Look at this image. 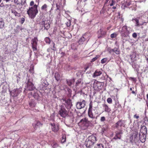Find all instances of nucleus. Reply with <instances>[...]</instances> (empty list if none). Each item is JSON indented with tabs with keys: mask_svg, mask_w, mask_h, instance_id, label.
<instances>
[{
	"mask_svg": "<svg viewBox=\"0 0 148 148\" xmlns=\"http://www.w3.org/2000/svg\"><path fill=\"white\" fill-rule=\"evenodd\" d=\"M108 58H104L102 59L101 60V62L102 64H104L108 62Z\"/></svg>",
	"mask_w": 148,
	"mask_h": 148,
	"instance_id": "nucleus-35",
	"label": "nucleus"
},
{
	"mask_svg": "<svg viewBox=\"0 0 148 148\" xmlns=\"http://www.w3.org/2000/svg\"><path fill=\"white\" fill-rule=\"evenodd\" d=\"M132 21L136 24V26H139L140 25V24L139 23L138 18H133Z\"/></svg>",
	"mask_w": 148,
	"mask_h": 148,
	"instance_id": "nucleus-22",
	"label": "nucleus"
},
{
	"mask_svg": "<svg viewBox=\"0 0 148 148\" xmlns=\"http://www.w3.org/2000/svg\"><path fill=\"white\" fill-rule=\"evenodd\" d=\"M115 2L113 0H112L111 3L110 4V6H112L113 5L114 3H115Z\"/></svg>",
	"mask_w": 148,
	"mask_h": 148,
	"instance_id": "nucleus-52",
	"label": "nucleus"
},
{
	"mask_svg": "<svg viewBox=\"0 0 148 148\" xmlns=\"http://www.w3.org/2000/svg\"><path fill=\"white\" fill-rule=\"evenodd\" d=\"M39 24L40 27L42 30H48L50 27V23L48 20H45L41 21L40 22Z\"/></svg>",
	"mask_w": 148,
	"mask_h": 148,
	"instance_id": "nucleus-4",
	"label": "nucleus"
},
{
	"mask_svg": "<svg viewBox=\"0 0 148 148\" xmlns=\"http://www.w3.org/2000/svg\"><path fill=\"white\" fill-rule=\"evenodd\" d=\"M56 6L57 8V10H59L60 8V6L59 5L58 3H56Z\"/></svg>",
	"mask_w": 148,
	"mask_h": 148,
	"instance_id": "nucleus-54",
	"label": "nucleus"
},
{
	"mask_svg": "<svg viewBox=\"0 0 148 148\" xmlns=\"http://www.w3.org/2000/svg\"><path fill=\"white\" fill-rule=\"evenodd\" d=\"M103 71L102 69L96 70L95 71L93 75V77H97L100 76L101 74H102Z\"/></svg>",
	"mask_w": 148,
	"mask_h": 148,
	"instance_id": "nucleus-14",
	"label": "nucleus"
},
{
	"mask_svg": "<svg viewBox=\"0 0 148 148\" xmlns=\"http://www.w3.org/2000/svg\"><path fill=\"white\" fill-rule=\"evenodd\" d=\"M55 43L54 42H52V45L53 46L51 47L52 50L54 51H55L56 50V48L55 47Z\"/></svg>",
	"mask_w": 148,
	"mask_h": 148,
	"instance_id": "nucleus-40",
	"label": "nucleus"
},
{
	"mask_svg": "<svg viewBox=\"0 0 148 148\" xmlns=\"http://www.w3.org/2000/svg\"><path fill=\"white\" fill-rule=\"evenodd\" d=\"M29 105L30 107H32L35 106V105L32 102H30L29 103Z\"/></svg>",
	"mask_w": 148,
	"mask_h": 148,
	"instance_id": "nucleus-50",
	"label": "nucleus"
},
{
	"mask_svg": "<svg viewBox=\"0 0 148 148\" xmlns=\"http://www.w3.org/2000/svg\"><path fill=\"white\" fill-rule=\"evenodd\" d=\"M81 79H79L77 80L76 83V84L75 86H77L78 85H79V84L81 83Z\"/></svg>",
	"mask_w": 148,
	"mask_h": 148,
	"instance_id": "nucleus-42",
	"label": "nucleus"
},
{
	"mask_svg": "<svg viewBox=\"0 0 148 148\" xmlns=\"http://www.w3.org/2000/svg\"><path fill=\"white\" fill-rule=\"evenodd\" d=\"M112 51L114 52L116 54H119L120 53V51L117 48H114L112 49Z\"/></svg>",
	"mask_w": 148,
	"mask_h": 148,
	"instance_id": "nucleus-29",
	"label": "nucleus"
},
{
	"mask_svg": "<svg viewBox=\"0 0 148 148\" xmlns=\"http://www.w3.org/2000/svg\"><path fill=\"white\" fill-rule=\"evenodd\" d=\"M134 117L138 119L139 118V116L138 115H137L136 114H135L134 115Z\"/></svg>",
	"mask_w": 148,
	"mask_h": 148,
	"instance_id": "nucleus-55",
	"label": "nucleus"
},
{
	"mask_svg": "<svg viewBox=\"0 0 148 148\" xmlns=\"http://www.w3.org/2000/svg\"><path fill=\"white\" fill-rule=\"evenodd\" d=\"M130 141L132 143L135 141V139L134 138L133 136L132 135H131L130 138Z\"/></svg>",
	"mask_w": 148,
	"mask_h": 148,
	"instance_id": "nucleus-33",
	"label": "nucleus"
},
{
	"mask_svg": "<svg viewBox=\"0 0 148 148\" xmlns=\"http://www.w3.org/2000/svg\"><path fill=\"white\" fill-rule=\"evenodd\" d=\"M11 12L12 13L14 14L15 16L19 17L20 16V14L14 10H12Z\"/></svg>",
	"mask_w": 148,
	"mask_h": 148,
	"instance_id": "nucleus-28",
	"label": "nucleus"
},
{
	"mask_svg": "<svg viewBox=\"0 0 148 148\" xmlns=\"http://www.w3.org/2000/svg\"><path fill=\"white\" fill-rule=\"evenodd\" d=\"M148 72V67L147 66L144 68L143 71H142L141 73H143L145 74H147Z\"/></svg>",
	"mask_w": 148,
	"mask_h": 148,
	"instance_id": "nucleus-32",
	"label": "nucleus"
},
{
	"mask_svg": "<svg viewBox=\"0 0 148 148\" xmlns=\"http://www.w3.org/2000/svg\"><path fill=\"white\" fill-rule=\"evenodd\" d=\"M108 103L109 104H111L112 103V100L110 98H108L107 100Z\"/></svg>",
	"mask_w": 148,
	"mask_h": 148,
	"instance_id": "nucleus-41",
	"label": "nucleus"
},
{
	"mask_svg": "<svg viewBox=\"0 0 148 148\" xmlns=\"http://www.w3.org/2000/svg\"><path fill=\"white\" fill-rule=\"evenodd\" d=\"M85 38L83 36H82L79 39L78 41V43L79 44H83V42L85 41Z\"/></svg>",
	"mask_w": 148,
	"mask_h": 148,
	"instance_id": "nucleus-26",
	"label": "nucleus"
},
{
	"mask_svg": "<svg viewBox=\"0 0 148 148\" xmlns=\"http://www.w3.org/2000/svg\"><path fill=\"white\" fill-rule=\"evenodd\" d=\"M25 21V19L24 18H21V23L22 24H23L24 23Z\"/></svg>",
	"mask_w": 148,
	"mask_h": 148,
	"instance_id": "nucleus-53",
	"label": "nucleus"
},
{
	"mask_svg": "<svg viewBox=\"0 0 148 148\" xmlns=\"http://www.w3.org/2000/svg\"><path fill=\"white\" fill-rule=\"evenodd\" d=\"M38 40L37 38L34 37L31 40V45L32 47L33 51H36L37 50V46Z\"/></svg>",
	"mask_w": 148,
	"mask_h": 148,
	"instance_id": "nucleus-7",
	"label": "nucleus"
},
{
	"mask_svg": "<svg viewBox=\"0 0 148 148\" xmlns=\"http://www.w3.org/2000/svg\"><path fill=\"white\" fill-rule=\"evenodd\" d=\"M53 148H56L58 146V145L55 141H53L51 144Z\"/></svg>",
	"mask_w": 148,
	"mask_h": 148,
	"instance_id": "nucleus-34",
	"label": "nucleus"
},
{
	"mask_svg": "<svg viewBox=\"0 0 148 148\" xmlns=\"http://www.w3.org/2000/svg\"><path fill=\"white\" fill-rule=\"evenodd\" d=\"M103 110L104 111L108 113H110L111 111V108L106 103H104L102 104Z\"/></svg>",
	"mask_w": 148,
	"mask_h": 148,
	"instance_id": "nucleus-15",
	"label": "nucleus"
},
{
	"mask_svg": "<svg viewBox=\"0 0 148 148\" xmlns=\"http://www.w3.org/2000/svg\"><path fill=\"white\" fill-rule=\"evenodd\" d=\"M106 130V129L104 127H103L102 129V133H104Z\"/></svg>",
	"mask_w": 148,
	"mask_h": 148,
	"instance_id": "nucleus-57",
	"label": "nucleus"
},
{
	"mask_svg": "<svg viewBox=\"0 0 148 148\" xmlns=\"http://www.w3.org/2000/svg\"><path fill=\"white\" fill-rule=\"evenodd\" d=\"M98 33L99 34H101L100 35H99L98 36V38H100L102 37L103 36H104L106 34L105 32L102 30L101 29H100V30L98 31Z\"/></svg>",
	"mask_w": 148,
	"mask_h": 148,
	"instance_id": "nucleus-20",
	"label": "nucleus"
},
{
	"mask_svg": "<svg viewBox=\"0 0 148 148\" xmlns=\"http://www.w3.org/2000/svg\"><path fill=\"white\" fill-rule=\"evenodd\" d=\"M98 111L96 110L93 109L92 110L88 111V115L90 118L92 119H97L99 115L98 116Z\"/></svg>",
	"mask_w": 148,
	"mask_h": 148,
	"instance_id": "nucleus-6",
	"label": "nucleus"
},
{
	"mask_svg": "<svg viewBox=\"0 0 148 148\" xmlns=\"http://www.w3.org/2000/svg\"><path fill=\"white\" fill-rule=\"evenodd\" d=\"M97 88L99 90H101L103 86V84L99 82H97Z\"/></svg>",
	"mask_w": 148,
	"mask_h": 148,
	"instance_id": "nucleus-23",
	"label": "nucleus"
},
{
	"mask_svg": "<svg viewBox=\"0 0 148 148\" xmlns=\"http://www.w3.org/2000/svg\"><path fill=\"white\" fill-rule=\"evenodd\" d=\"M68 92L69 93L68 94V96L69 97H71V90L70 89H68Z\"/></svg>",
	"mask_w": 148,
	"mask_h": 148,
	"instance_id": "nucleus-43",
	"label": "nucleus"
},
{
	"mask_svg": "<svg viewBox=\"0 0 148 148\" xmlns=\"http://www.w3.org/2000/svg\"><path fill=\"white\" fill-rule=\"evenodd\" d=\"M67 27H69L71 25V21L70 20H68V21L65 23Z\"/></svg>",
	"mask_w": 148,
	"mask_h": 148,
	"instance_id": "nucleus-48",
	"label": "nucleus"
},
{
	"mask_svg": "<svg viewBox=\"0 0 148 148\" xmlns=\"http://www.w3.org/2000/svg\"><path fill=\"white\" fill-rule=\"evenodd\" d=\"M89 68V66H87L85 69V72L86 71V70H87Z\"/></svg>",
	"mask_w": 148,
	"mask_h": 148,
	"instance_id": "nucleus-58",
	"label": "nucleus"
},
{
	"mask_svg": "<svg viewBox=\"0 0 148 148\" xmlns=\"http://www.w3.org/2000/svg\"><path fill=\"white\" fill-rule=\"evenodd\" d=\"M65 142V136L64 135H62V139L61 140V142L63 143Z\"/></svg>",
	"mask_w": 148,
	"mask_h": 148,
	"instance_id": "nucleus-45",
	"label": "nucleus"
},
{
	"mask_svg": "<svg viewBox=\"0 0 148 148\" xmlns=\"http://www.w3.org/2000/svg\"><path fill=\"white\" fill-rule=\"evenodd\" d=\"M132 37L134 38H136L137 35L136 33L135 32L132 35Z\"/></svg>",
	"mask_w": 148,
	"mask_h": 148,
	"instance_id": "nucleus-47",
	"label": "nucleus"
},
{
	"mask_svg": "<svg viewBox=\"0 0 148 148\" xmlns=\"http://www.w3.org/2000/svg\"><path fill=\"white\" fill-rule=\"evenodd\" d=\"M47 5L46 4H45L41 7V9L42 10L47 11Z\"/></svg>",
	"mask_w": 148,
	"mask_h": 148,
	"instance_id": "nucleus-30",
	"label": "nucleus"
},
{
	"mask_svg": "<svg viewBox=\"0 0 148 148\" xmlns=\"http://www.w3.org/2000/svg\"><path fill=\"white\" fill-rule=\"evenodd\" d=\"M132 10H136V8H135V7L134 8V9H132Z\"/></svg>",
	"mask_w": 148,
	"mask_h": 148,
	"instance_id": "nucleus-63",
	"label": "nucleus"
},
{
	"mask_svg": "<svg viewBox=\"0 0 148 148\" xmlns=\"http://www.w3.org/2000/svg\"><path fill=\"white\" fill-rule=\"evenodd\" d=\"M97 141L96 136L93 135L89 136L86 139L85 144L87 148H91Z\"/></svg>",
	"mask_w": 148,
	"mask_h": 148,
	"instance_id": "nucleus-2",
	"label": "nucleus"
},
{
	"mask_svg": "<svg viewBox=\"0 0 148 148\" xmlns=\"http://www.w3.org/2000/svg\"><path fill=\"white\" fill-rule=\"evenodd\" d=\"M51 50H52V49L51 48V47H50V48H48L47 49V51L49 52H52Z\"/></svg>",
	"mask_w": 148,
	"mask_h": 148,
	"instance_id": "nucleus-56",
	"label": "nucleus"
},
{
	"mask_svg": "<svg viewBox=\"0 0 148 148\" xmlns=\"http://www.w3.org/2000/svg\"><path fill=\"white\" fill-rule=\"evenodd\" d=\"M138 134V132H137L136 131H135L134 132V133H133V134L132 135L133 136L134 138L135 139L137 137Z\"/></svg>",
	"mask_w": 148,
	"mask_h": 148,
	"instance_id": "nucleus-37",
	"label": "nucleus"
},
{
	"mask_svg": "<svg viewBox=\"0 0 148 148\" xmlns=\"http://www.w3.org/2000/svg\"><path fill=\"white\" fill-rule=\"evenodd\" d=\"M132 93L133 94H134L135 95H136V94L135 92V91H134V90H133L132 91Z\"/></svg>",
	"mask_w": 148,
	"mask_h": 148,
	"instance_id": "nucleus-59",
	"label": "nucleus"
},
{
	"mask_svg": "<svg viewBox=\"0 0 148 148\" xmlns=\"http://www.w3.org/2000/svg\"><path fill=\"white\" fill-rule=\"evenodd\" d=\"M45 40L46 42L48 44H49L50 42V38L49 37H46L45 38Z\"/></svg>",
	"mask_w": 148,
	"mask_h": 148,
	"instance_id": "nucleus-36",
	"label": "nucleus"
},
{
	"mask_svg": "<svg viewBox=\"0 0 148 148\" xmlns=\"http://www.w3.org/2000/svg\"><path fill=\"white\" fill-rule=\"evenodd\" d=\"M55 77L56 80L57 81H58L61 79V77L58 73H56L55 74Z\"/></svg>",
	"mask_w": 148,
	"mask_h": 148,
	"instance_id": "nucleus-25",
	"label": "nucleus"
},
{
	"mask_svg": "<svg viewBox=\"0 0 148 148\" xmlns=\"http://www.w3.org/2000/svg\"><path fill=\"white\" fill-rule=\"evenodd\" d=\"M116 36V35L115 33H113L110 35V37L112 38H115Z\"/></svg>",
	"mask_w": 148,
	"mask_h": 148,
	"instance_id": "nucleus-46",
	"label": "nucleus"
},
{
	"mask_svg": "<svg viewBox=\"0 0 148 148\" xmlns=\"http://www.w3.org/2000/svg\"><path fill=\"white\" fill-rule=\"evenodd\" d=\"M27 86V89L29 91L33 90L35 88L32 82H30L29 84H28Z\"/></svg>",
	"mask_w": 148,
	"mask_h": 148,
	"instance_id": "nucleus-18",
	"label": "nucleus"
},
{
	"mask_svg": "<svg viewBox=\"0 0 148 148\" xmlns=\"http://www.w3.org/2000/svg\"><path fill=\"white\" fill-rule=\"evenodd\" d=\"M131 4L130 2H127V3L124 6L127 7L128 6H130Z\"/></svg>",
	"mask_w": 148,
	"mask_h": 148,
	"instance_id": "nucleus-51",
	"label": "nucleus"
},
{
	"mask_svg": "<svg viewBox=\"0 0 148 148\" xmlns=\"http://www.w3.org/2000/svg\"><path fill=\"white\" fill-rule=\"evenodd\" d=\"M36 122V123L33 124V127L35 129H37L38 127L42 126V124L39 121H37Z\"/></svg>",
	"mask_w": 148,
	"mask_h": 148,
	"instance_id": "nucleus-19",
	"label": "nucleus"
},
{
	"mask_svg": "<svg viewBox=\"0 0 148 148\" xmlns=\"http://www.w3.org/2000/svg\"><path fill=\"white\" fill-rule=\"evenodd\" d=\"M125 121L124 120H122V119L116 122L115 124V127L117 128L118 130L121 129L122 127H125Z\"/></svg>",
	"mask_w": 148,
	"mask_h": 148,
	"instance_id": "nucleus-8",
	"label": "nucleus"
},
{
	"mask_svg": "<svg viewBox=\"0 0 148 148\" xmlns=\"http://www.w3.org/2000/svg\"><path fill=\"white\" fill-rule=\"evenodd\" d=\"M139 139L140 141L142 143L145 142L146 139V134H139Z\"/></svg>",
	"mask_w": 148,
	"mask_h": 148,
	"instance_id": "nucleus-16",
	"label": "nucleus"
},
{
	"mask_svg": "<svg viewBox=\"0 0 148 148\" xmlns=\"http://www.w3.org/2000/svg\"><path fill=\"white\" fill-rule=\"evenodd\" d=\"M123 134V131L121 129L119 131L115 132V135L112 139L115 140H117V139H121V135Z\"/></svg>",
	"mask_w": 148,
	"mask_h": 148,
	"instance_id": "nucleus-11",
	"label": "nucleus"
},
{
	"mask_svg": "<svg viewBox=\"0 0 148 148\" xmlns=\"http://www.w3.org/2000/svg\"><path fill=\"white\" fill-rule=\"evenodd\" d=\"M72 105L71 101L70 99H68L66 101L65 100V107L67 109V110H65V117H71L73 115V113L70 110Z\"/></svg>",
	"mask_w": 148,
	"mask_h": 148,
	"instance_id": "nucleus-3",
	"label": "nucleus"
},
{
	"mask_svg": "<svg viewBox=\"0 0 148 148\" xmlns=\"http://www.w3.org/2000/svg\"><path fill=\"white\" fill-rule=\"evenodd\" d=\"M112 8L113 9H115L116 8V7H115V6H113V7H112Z\"/></svg>",
	"mask_w": 148,
	"mask_h": 148,
	"instance_id": "nucleus-62",
	"label": "nucleus"
},
{
	"mask_svg": "<svg viewBox=\"0 0 148 148\" xmlns=\"http://www.w3.org/2000/svg\"><path fill=\"white\" fill-rule=\"evenodd\" d=\"M5 26V23L3 19L0 17V29L3 28Z\"/></svg>",
	"mask_w": 148,
	"mask_h": 148,
	"instance_id": "nucleus-24",
	"label": "nucleus"
},
{
	"mask_svg": "<svg viewBox=\"0 0 148 148\" xmlns=\"http://www.w3.org/2000/svg\"><path fill=\"white\" fill-rule=\"evenodd\" d=\"M121 35L123 36H128L130 34V32L127 29L126 26H124L122 27V29L120 32Z\"/></svg>",
	"mask_w": 148,
	"mask_h": 148,
	"instance_id": "nucleus-9",
	"label": "nucleus"
},
{
	"mask_svg": "<svg viewBox=\"0 0 148 148\" xmlns=\"http://www.w3.org/2000/svg\"><path fill=\"white\" fill-rule=\"evenodd\" d=\"M74 81V79H67L66 80L67 84L70 86H71Z\"/></svg>",
	"mask_w": 148,
	"mask_h": 148,
	"instance_id": "nucleus-27",
	"label": "nucleus"
},
{
	"mask_svg": "<svg viewBox=\"0 0 148 148\" xmlns=\"http://www.w3.org/2000/svg\"><path fill=\"white\" fill-rule=\"evenodd\" d=\"M14 3L17 5H20L21 4V5L23 4L22 3H21L18 0H14Z\"/></svg>",
	"mask_w": 148,
	"mask_h": 148,
	"instance_id": "nucleus-39",
	"label": "nucleus"
},
{
	"mask_svg": "<svg viewBox=\"0 0 148 148\" xmlns=\"http://www.w3.org/2000/svg\"><path fill=\"white\" fill-rule=\"evenodd\" d=\"M131 62H129L130 64L131 65L133 68L135 70H136L137 72L139 71V68L140 67L139 65L137 64L134 61L132 58L130 56Z\"/></svg>",
	"mask_w": 148,
	"mask_h": 148,
	"instance_id": "nucleus-12",
	"label": "nucleus"
},
{
	"mask_svg": "<svg viewBox=\"0 0 148 148\" xmlns=\"http://www.w3.org/2000/svg\"><path fill=\"white\" fill-rule=\"evenodd\" d=\"M86 105V101L84 100H82L80 101L77 102L76 103V107L78 109L84 108Z\"/></svg>",
	"mask_w": 148,
	"mask_h": 148,
	"instance_id": "nucleus-10",
	"label": "nucleus"
},
{
	"mask_svg": "<svg viewBox=\"0 0 148 148\" xmlns=\"http://www.w3.org/2000/svg\"><path fill=\"white\" fill-rule=\"evenodd\" d=\"M106 120V118L104 116H102L101 117L100 121L101 122H104Z\"/></svg>",
	"mask_w": 148,
	"mask_h": 148,
	"instance_id": "nucleus-49",
	"label": "nucleus"
},
{
	"mask_svg": "<svg viewBox=\"0 0 148 148\" xmlns=\"http://www.w3.org/2000/svg\"><path fill=\"white\" fill-rule=\"evenodd\" d=\"M50 124L51 125V128L52 130L54 132H56L59 130V126L58 124L51 123Z\"/></svg>",
	"mask_w": 148,
	"mask_h": 148,
	"instance_id": "nucleus-13",
	"label": "nucleus"
},
{
	"mask_svg": "<svg viewBox=\"0 0 148 148\" xmlns=\"http://www.w3.org/2000/svg\"><path fill=\"white\" fill-rule=\"evenodd\" d=\"M94 148H104V146L102 144H97L95 145Z\"/></svg>",
	"mask_w": 148,
	"mask_h": 148,
	"instance_id": "nucleus-31",
	"label": "nucleus"
},
{
	"mask_svg": "<svg viewBox=\"0 0 148 148\" xmlns=\"http://www.w3.org/2000/svg\"><path fill=\"white\" fill-rule=\"evenodd\" d=\"M147 133V128L145 126L143 125L141 127L139 134H146Z\"/></svg>",
	"mask_w": 148,
	"mask_h": 148,
	"instance_id": "nucleus-17",
	"label": "nucleus"
},
{
	"mask_svg": "<svg viewBox=\"0 0 148 148\" xmlns=\"http://www.w3.org/2000/svg\"><path fill=\"white\" fill-rule=\"evenodd\" d=\"M59 114L62 117H65V109L63 108L62 107H61V110L59 111Z\"/></svg>",
	"mask_w": 148,
	"mask_h": 148,
	"instance_id": "nucleus-21",
	"label": "nucleus"
},
{
	"mask_svg": "<svg viewBox=\"0 0 148 148\" xmlns=\"http://www.w3.org/2000/svg\"><path fill=\"white\" fill-rule=\"evenodd\" d=\"M101 79H102L104 80L106 79V77L104 76L102 77H101Z\"/></svg>",
	"mask_w": 148,
	"mask_h": 148,
	"instance_id": "nucleus-60",
	"label": "nucleus"
},
{
	"mask_svg": "<svg viewBox=\"0 0 148 148\" xmlns=\"http://www.w3.org/2000/svg\"><path fill=\"white\" fill-rule=\"evenodd\" d=\"M91 123V121H89L88 119L85 117L82 119L80 121L79 124L84 129H86Z\"/></svg>",
	"mask_w": 148,
	"mask_h": 148,
	"instance_id": "nucleus-5",
	"label": "nucleus"
},
{
	"mask_svg": "<svg viewBox=\"0 0 148 148\" xmlns=\"http://www.w3.org/2000/svg\"><path fill=\"white\" fill-rule=\"evenodd\" d=\"M147 99H148V94H147Z\"/></svg>",
	"mask_w": 148,
	"mask_h": 148,
	"instance_id": "nucleus-64",
	"label": "nucleus"
},
{
	"mask_svg": "<svg viewBox=\"0 0 148 148\" xmlns=\"http://www.w3.org/2000/svg\"><path fill=\"white\" fill-rule=\"evenodd\" d=\"M99 56H100L99 55H96L95 57L94 58H93L92 59L91 61V62H93L95 61L98 58H99Z\"/></svg>",
	"mask_w": 148,
	"mask_h": 148,
	"instance_id": "nucleus-38",
	"label": "nucleus"
},
{
	"mask_svg": "<svg viewBox=\"0 0 148 148\" xmlns=\"http://www.w3.org/2000/svg\"><path fill=\"white\" fill-rule=\"evenodd\" d=\"M29 7L27 11V14L31 19H34L38 13L37 9L38 5L35 4L34 2L31 1L30 3Z\"/></svg>",
	"mask_w": 148,
	"mask_h": 148,
	"instance_id": "nucleus-1",
	"label": "nucleus"
},
{
	"mask_svg": "<svg viewBox=\"0 0 148 148\" xmlns=\"http://www.w3.org/2000/svg\"><path fill=\"white\" fill-rule=\"evenodd\" d=\"M146 105H147V106L148 107V101H147L146 102Z\"/></svg>",
	"mask_w": 148,
	"mask_h": 148,
	"instance_id": "nucleus-61",
	"label": "nucleus"
},
{
	"mask_svg": "<svg viewBox=\"0 0 148 148\" xmlns=\"http://www.w3.org/2000/svg\"><path fill=\"white\" fill-rule=\"evenodd\" d=\"M92 104H91V103H90L89 104V108L88 109V111L93 110H92Z\"/></svg>",
	"mask_w": 148,
	"mask_h": 148,
	"instance_id": "nucleus-44",
	"label": "nucleus"
}]
</instances>
